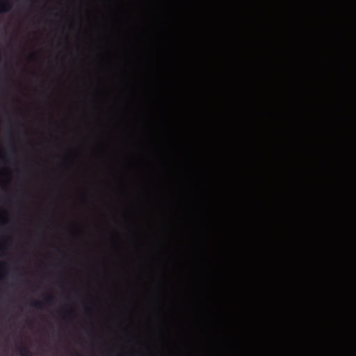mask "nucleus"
<instances>
[{"label": "nucleus", "instance_id": "6", "mask_svg": "<svg viewBox=\"0 0 356 356\" xmlns=\"http://www.w3.org/2000/svg\"><path fill=\"white\" fill-rule=\"evenodd\" d=\"M75 356H80V355H78V354H76V355H75Z\"/></svg>", "mask_w": 356, "mask_h": 356}, {"label": "nucleus", "instance_id": "2", "mask_svg": "<svg viewBox=\"0 0 356 356\" xmlns=\"http://www.w3.org/2000/svg\"><path fill=\"white\" fill-rule=\"evenodd\" d=\"M20 356H32V353L26 346H22L19 349Z\"/></svg>", "mask_w": 356, "mask_h": 356}, {"label": "nucleus", "instance_id": "5", "mask_svg": "<svg viewBox=\"0 0 356 356\" xmlns=\"http://www.w3.org/2000/svg\"><path fill=\"white\" fill-rule=\"evenodd\" d=\"M69 314H73V312H72V310H70V311L69 312Z\"/></svg>", "mask_w": 356, "mask_h": 356}, {"label": "nucleus", "instance_id": "1", "mask_svg": "<svg viewBox=\"0 0 356 356\" xmlns=\"http://www.w3.org/2000/svg\"><path fill=\"white\" fill-rule=\"evenodd\" d=\"M10 8L11 4L8 0L0 1V13L8 12Z\"/></svg>", "mask_w": 356, "mask_h": 356}, {"label": "nucleus", "instance_id": "4", "mask_svg": "<svg viewBox=\"0 0 356 356\" xmlns=\"http://www.w3.org/2000/svg\"><path fill=\"white\" fill-rule=\"evenodd\" d=\"M53 300H54V298L51 296H45V300L47 301V303H49V304L51 303Z\"/></svg>", "mask_w": 356, "mask_h": 356}, {"label": "nucleus", "instance_id": "3", "mask_svg": "<svg viewBox=\"0 0 356 356\" xmlns=\"http://www.w3.org/2000/svg\"><path fill=\"white\" fill-rule=\"evenodd\" d=\"M31 306L34 307L36 309H42V304L40 302L35 301L31 303Z\"/></svg>", "mask_w": 356, "mask_h": 356}]
</instances>
